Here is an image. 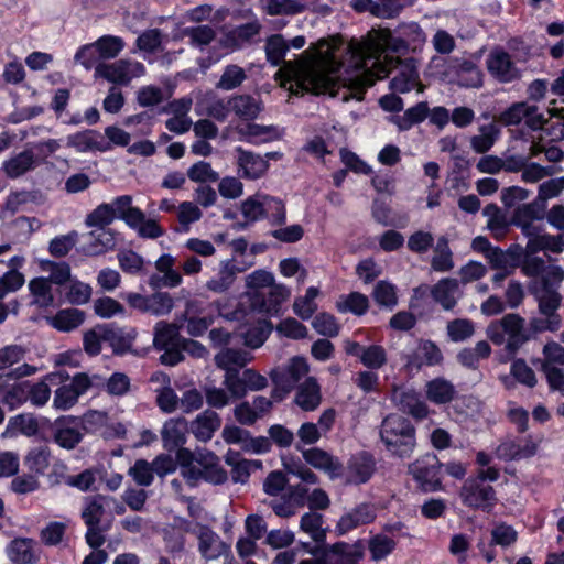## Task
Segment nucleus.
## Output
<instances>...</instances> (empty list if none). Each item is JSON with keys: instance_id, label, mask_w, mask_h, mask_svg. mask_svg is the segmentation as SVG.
Returning <instances> with one entry per match:
<instances>
[{"instance_id": "obj_62", "label": "nucleus", "mask_w": 564, "mask_h": 564, "mask_svg": "<svg viewBox=\"0 0 564 564\" xmlns=\"http://www.w3.org/2000/svg\"><path fill=\"white\" fill-rule=\"evenodd\" d=\"M446 330L453 341L466 340L471 337L475 332L473 322L467 318H456L448 322Z\"/></svg>"}, {"instance_id": "obj_43", "label": "nucleus", "mask_w": 564, "mask_h": 564, "mask_svg": "<svg viewBox=\"0 0 564 564\" xmlns=\"http://www.w3.org/2000/svg\"><path fill=\"white\" fill-rule=\"evenodd\" d=\"M85 321V313L78 308L58 311L51 319V325L61 332H70Z\"/></svg>"}, {"instance_id": "obj_21", "label": "nucleus", "mask_w": 564, "mask_h": 564, "mask_svg": "<svg viewBox=\"0 0 564 564\" xmlns=\"http://www.w3.org/2000/svg\"><path fill=\"white\" fill-rule=\"evenodd\" d=\"M490 535L491 540L488 546H486L482 541L478 543V549L488 563L496 558L494 546L499 545L503 549H507L513 545L518 540V532L513 527L505 522L495 525L490 532Z\"/></svg>"}, {"instance_id": "obj_32", "label": "nucleus", "mask_w": 564, "mask_h": 564, "mask_svg": "<svg viewBox=\"0 0 564 564\" xmlns=\"http://www.w3.org/2000/svg\"><path fill=\"white\" fill-rule=\"evenodd\" d=\"M251 360V355L242 349L223 348L214 357L215 365L225 371L224 376L230 372H238Z\"/></svg>"}, {"instance_id": "obj_23", "label": "nucleus", "mask_w": 564, "mask_h": 564, "mask_svg": "<svg viewBox=\"0 0 564 564\" xmlns=\"http://www.w3.org/2000/svg\"><path fill=\"white\" fill-rule=\"evenodd\" d=\"M392 401L400 411L415 419L421 420L429 414L427 405L421 399L420 393L413 389H394L392 392Z\"/></svg>"}, {"instance_id": "obj_42", "label": "nucleus", "mask_w": 564, "mask_h": 564, "mask_svg": "<svg viewBox=\"0 0 564 564\" xmlns=\"http://www.w3.org/2000/svg\"><path fill=\"white\" fill-rule=\"evenodd\" d=\"M262 9L269 15H296L305 11L300 0H261Z\"/></svg>"}, {"instance_id": "obj_17", "label": "nucleus", "mask_w": 564, "mask_h": 564, "mask_svg": "<svg viewBox=\"0 0 564 564\" xmlns=\"http://www.w3.org/2000/svg\"><path fill=\"white\" fill-rule=\"evenodd\" d=\"M183 455L194 458L195 464L205 473V481L220 485L227 480V473L221 468L219 458L213 452L207 449L184 451Z\"/></svg>"}, {"instance_id": "obj_1", "label": "nucleus", "mask_w": 564, "mask_h": 564, "mask_svg": "<svg viewBox=\"0 0 564 564\" xmlns=\"http://www.w3.org/2000/svg\"><path fill=\"white\" fill-rule=\"evenodd\" d=\"M289 44L281 34L270 36L265 43L268 61L278 66L282 64L281 72L290 82L289 90L293 95L311 93L314 95L338 94V72L341 64L332 55L318 57H300L294 61H284Z\"/></svg>"}, {"instance_id": "obj_8", "label": "nucleus", "mask_w": 564, "mask_h": 564, "mask_svg": "<svg viewBox=\"0 0 564 564\" xmlns=\"http://www.w3.org/2000/svg\"><path fill=\"white\" fill-rule=\"evenodd\" d=\"M459 497L465 506L482 511H490L497 501L494 487L479 482V480L473 477L464 481Z\"/></svg>"}, {"instance_id": "obj_44", "label": "nucleus", "mask_w": 564, "mask_h": 564, "mask_svg": "<svg viewBox=\"0 0 564 564\" xmlns=\"http://www.w3.org/2000/svg\"><path fill=\"white\" fill-rule=\"evenodd\" d=\"M431 267L436 272H448L454 268L453 252L445 236H441L437 239Z\"/></svg>"}, {"instance_id": "obj_49", "label": "nucleus", "mask_w": 564, "mask_h": 564, "mask_svg": "<svg viewBox=\"0 0 564 564\" xmlns=\"http://www.w3.org/2000/svg\"><path fill=\"white\" fill-rule=\"evenodd\" d=\"M323 516L313 510L304 513L301 518L300 528L307 533L315 542L322 543L326 539V529L323 528Z\"/></svg>"}, {"instance_id": "obj_50", "label": "nucleus", "mask_w": 564, "mask_h": 564, "mask_svg": "<svg viewBox=\"0 0 564 564\" xmlns=\"http://www.w3.org/2000/svg\"><path fill=\"white\" fill-rule=\"evenodd\" d=\"M29 289L34 296V303L41 307H47L54 303L52 284L46 278H35L30 281Z\"/></svg>"}, {"instance_id": "obj_26", "label": "nucleus", "mask_w": 564, "mask_h": 564, "mask_svg": "<svg viewBox=\"0 0 564 564\" xmlns=\"http://www.w3.org/2000/svg\"><path fill=\"white\" fill-rule=\"evenodd\" d=\"M221 426V419L217 412L207 409L199 413L189 425V431L200 442H208Z\"/></svg>"}, {"instance_id": "obj_4", "label": "nucleus", "mask_w": 564, "mask_h": 564, "mask_svg": "<svg viewBox=\"0 0 564 564\" xmlns=\"http://www.w3.org/2000/svg\"><path fill=\"white\" fill-rule=\"evenodd\" d=\"M379 436L386 451L397 458H410L416 448L414 425L399 414H389L382 420Z\"/></svg>"}, {"instance_id": "obj_47", "label": "nucleus", "mask_w": 564, "mask_h": 564, "mask_svg": "<svg viewBox=\"0 0 564 564\" xmlns=\"http://www.w3.org/2000/svg\"><path fill=\"white\" fill-rule=\"evenodd\" d=\"M198 550L206 560H214L220 555L218 535L206 525H199L197 531Z\"/></svg>"}, {"instance_id": "obj_10", "label": "nucleus", "mask_w": 564, "mask_h": 564, "mask_svg": "<svg viewBox=\"0 0 564 564\" xmlns=\"http://www.w3.org/2000/svg\"><path fill=\"white\" fill-rule=\"evenodd\" d=\"M223 384L234 399H242L249 391H260L267 388L268 380L254 369L247 368L242 372L238 370V372L224 376Z\"/></svg>"}, {"instance_id": "obj_55", "label": "nucleus", "mask_w": 564, "mask_h": 564, "mask_svg": "<svg viewBox=\"0 0 564 564\" xmlns=\"http://www.w3.org/2000/svg\"><path fill=\"white\" fill-rule=\"evenodd\" d=\"M95 42L101 59H111L117 57L124 47V41L115 35H104Z\"/></svg>"}, {"instance_id": "obj_60", "label": "nucleus", "mask_w": 564, "mask_h": 564, "mask_svg": "<svg viewBox=\"0 0 564 564\" xmlns=\"http://www.w3.org/2000/svg\"><path fill=\"white\" fill-rule=\"evenodd\" d=\"M416 358L421 359L420 362L415 364V366L420 368L422 364L427 366L438 365L443 359V355L441 349L433 341L423 340L417 347Z\"/></svg>"}, {"instance_id": "obj_3", "label": "nucleus", "mask_w": 564, "mask_h": 564, "mask_svg": "<svg viewBox=\"0 0 564 564\" xmlns=\"http://www.w3.org/2000/svg\"><path fill=\"white\" fill-rule=\"evenodd\" d=\"M409 48L403 36H393L389 29H371L362 40H351L348 44V52L354 59L355 68H364L383 62L382 53L390 50L394 53H402Z\"/></svg>"}, {"instance_id": "obj_7", "label": "nucleus", "mask_w": 564, "mask_h": 564, "mask_svg": "<svg viewBox=\"0 0 564 564\" xmlns=\"http://www.w3.org/2000/svg\"><path fill=\"white\" fill-rule=\"evenodd\" d=\"M145 74L142 63L131 59H118L113 63H99L95 67V77H101L112 84L128 85L133 78Z\"/></svg>"}, {"instance_id": "obj_15", "label": "nucleus", "mask_w": 564, "mask_h": 564, "mask_svg": "<svg viewBox=\"0 0 564 564\" xmlns=\"http://www.w3.org/2000/svg\"><path fill=\"white\" fill-rule=\"evenodd\" d=\"M126 300L131 307L154 316L166 315L173 308V299L165 292H155L148 296L139 293H129Z\"/></svg>"}, {"instance_id": "obj_12", "label": "nucleus", "mask_w": 564, "mask_h": 564, "mask_svg": "<svg viewBox=\"0 0 564 564\" xmlns=\"http://www.w3.org/2000/svg\"><path fill=\"white\" fill-rule=\"evenodd\" d=\"M53 441L62 448L72 451L83 441L84 432L75 416H61L51 426Z\"/></svg>"}, {"instance_id": "obj_38", "label": "nucleus", "mask_w": 564, "mask_h": 564, "mask_svg": "<svg viewBox=\"0 0 564 564\" xmlns=\"http://www.w3.org/2000/svg\"><path fill=\"white\" fill-rule=\"evenodd\" d=\"M540 218V209L538 204L530 203L519 206L512 216V224L522 228L525 236L535 235L536 226L533 224Z\"/></svg>"}, {"instance_id": "obj_51", "label": "nucleus", "mask_w": 564, "mask_h": 564, "mask_svg": "<svg viewBox=\"0 0 564 564\" xmlns=\"http://www.w3.org/2000/svg\"><path fill=\"white\" fill-rule=\"evenodd\" d=\"M247 78L245 69L236 64L225 67L216 87L223 90H232L239 87Z\"/></svg>"}, {"instance_id": "obj_45", "label": "nucleus", "mask_w": 564, "mask_h": 564, "mask_svg": "<svg viewBox=\"0 0 564 564\" xmlns=\"http://www.w3.org/2000/svg\"><path fill=\"white\" fill-rule=\"evenodd\" d=\"M34 541L31 539H15L8 549L10 560L15 564H32L36 561L33 546Z\"/></svg>"}, {"instance_id": "obj_27", "label": "nucleus", "mask_w": 564, "mask_h": 564, "mask_svg": "<svg viewBox=\"0 0 564 564\" xmlns=\"http://www.w3.org/2000/svg\"><path fill=\"white\" fill-rule=\"evenodd\" d=\"M137 334L134 328L105 325L104 343H107L112 348L113 354L123 355L132 350Z\"/></svg>"}, {"instance_id": "obj_24", "label": "nucleus", "mask_w": 564, "mask_h": 564, "mask_svg": "<svg viewBox=\"0 0 564 564\" xmlns=\"http://www.w3.org/2000/svg\"><path fill=\"white\" fill-rule=\"evenodd\" d=\"M376 519V508L371 503H360L340 517L336 532L344 535L349 531L372 522Z\"/></svg>"}, {"instance_id": "obj_14", "label": "nucleus", "mask_w": 564, "mask_h": 564, "mask_svg": "<svg viewBox=\"0 0 564 564\" xmlns=\"http://www.w3.org/2000/svg\"><path fill=\"white\" fill-rule=\"evenodd\" d=\"M307 372L306 360L302 357H293L286 366L273 369L270 372V378L276 389L289 393Z\"/></svg>"}, {"instance_id": "obj_22", "label": "nucleus", "mask_w": 564, "mask_h": 564, "mask_svg": "<svg viewBox=\"0 0 564 564\" xmlns=\"http://www.w3.org/2000/svg\"><path fill=\"white\" fill-rule=\"evenodd\" d=\"M430 293L434 302L445 311H453L463 296L459 281L453 278L441 279L430 289Z\"/></svg>"}, {"instance_id": "obj_48", "label": "nucleus", "mask_w": 564, "mask_h": 564, "mask_svg": "<svg viewBox=\"0 0 564 564\" xmlns=\"http://www.w3.org/2000/svg\"><path fill=\"white\" fill-rule=\"evenodd\" d=\"M40 265L42 271L48 273V278L46 279L51 284L62 286L72 280L70 265L65 261L56 262L51 260H42Z\"/></svg>"}, {"instance_id": "obj_9", "label": "nucleus", "mask_w": 564, "mask_h": 564, "mask_svg": "<svg viewBox=\"0 0 564 564\" xmlns=\"http://www.w3.org/2000/svg\"><path fill=\"white\" fill-rule=\"evenodd\" d=\"M443 466L434 454H426L409 465V473L422 490L436 491L442 488L440 469Z\"/></svg>"}, {"instance_id": "obj_30", "label": "nucleus", "mask_w": 564, "mask_h": 564, "mask_svg": "<svg viewBox=\"0 0 564 564\" xmlns=\"http://www.w3.org/2000/svg\"><path fill=\"white\" fill-rule=\"evenodd\" d=\"M538 302V311L541 316H546L562 324V317L557 310L562 303V296L556 289H536L533 291Z\"/></svg>"}, {"instance_id": "obj_28", "label": "nucleus", "mask_w": 564, "mask_h": 564, "mask_svg": "<svg viewBox=\"0 0 564 564\" xmlns=\"http://www.w3.org/2000/svg\"><path fill=\"white\" fill-rule=\"evenodd\" d=\"M228 107L239 119L251 121L263 110V104L251 95H235L228 99Z\"/></svg>"}, {"instance_id": "obj_18", "label": "nucleus", "mask_w": 564, "mask_h": 564, "mask_svg": "<svg viewBox=\"0 0 564 564\" xmlns=\"http://www.w3.org/2000/svg\"><path fill=\"white\" fill-rule=\"evenodd\" d=\"M175 258L170 253L162 254L155 261V269L160 274H153L149 279V285L152 289H161V288H176L178 286L183 278L178 271L174 269Z\"/></svg>"}, {"instance_id": "obj_19", "label": "nucleus", "mask_w": 564, "mask_h": 564, "mask_svg": "<svg viewBox=\"0 0 564 564\" xmlns=\"http://www.w3.org/2000/svg\"><path fill=\"white\" fill-rule=\"evenodd\" d=\"M302 455L307 464L324 471L330 479L338 478L343 475L344 466L338 457L322 448L313 447L305 449L302 452Z\"/></svg>"}, {"instance_id": "obj_64", "label": "nucleus", "mask_w": 564, "mask_h": 564, "mask_svg": "<svg viewBox=\"0 0 564 564\" xmlns=\"http://www.w3.org/2000/svg\"><path fill=\"white\" fill-rule=\"evenodd\" d=\"M203 391L206 403L212 409H223L230 403L231 399H234L227 388L224 389L215 386H207L204 387Z\"/></svg>"}, {"instance_id": "obj_11", "label": "nucleus", "mask_w": 564, "mask_h": 564, "mask_svg": "<svg viewBox=\"0 0 564 564\" xmlns=\"http://www.w3.org/2000/svg\"><path fill=\"white\" fill-rule=\"evenodd\" d=\"M313 555L321 554L322 564H358L362 552L358 545L337 542L332 545L316 546L310 550Z\"/></svg>"}, {"instance_id": "obj_46", "label": "nucleus", "mask_w": 564, "mask_h": 564, "mask_svg": "<svg viewBox=\"0 0 564 564\" xmlns=\"http://www.w3.org/2000/svg\"><path fill=\"white\" fill-rule=\"evenodd\" d=\"M429 106L427 102L421 101L415 106L405 110V112L401 116H394L391 118V121L400 129V130H409L414 124L422 122L429 115Z\"/></svg>"}, {"instance_id": "obj_41", "label": "nucleus", "mask_w": 564, "mask_h": 564, "mask_svg": "<svg viewBox=\"0 0 564 564\" xmlns=\"http://www.w3.org/2000/svg\"><path fill=\"white\" fill-rule=\"evenodd\" d=\"M131 203L132 197L130 195H122L110 205L115 208V218L118 217L124 220L128 226H137L143 219V212L132 207Z\"/></svg>"}, {"instance_id": "obj_35", "label": "nucleus", "mask_w": 564, "mask_h": 564, "mask_svg": "<svg viewBox=\"0 0 564 564\" xmlns=\"http://www.w3.org/2000/svg\"><path fill=\"white\" fill-rule=\"evenodd\" d=\"M321 388L315 378L308 377L297 388L295 403L304 411H313L321 403Z\"/></svg>"}, {"instance_id": "obj_63", "label": "nucleus", "mask_w": 564, "mask_h": 564, "mask_svg": "<svg viewBox=\"0 0 564 564\" xmlns=\"http://www.w3.org/2000/svg\"><path fill=\"white\" fill-rule=\"evenodd\" d=\"M187 176L195 183L216 182L219 174L213 170L210 163L198 161L187 170Z\"/></svg>"}, {"instance_id": "obj_13", "label": "nucleus", "mask_w": 564, "mask_h": 564, "mask_svg": "<svg viewBox=\"0 0 564 564\" xmlns=\"http://www.w3.org/2000/svg\"><path fill=\"white\" fill-rule=\"evenodd\" d=\"M262 30L261 22L254 18L251 21L237 25L230 30H224L219 40L224 48L240 50L252 44Z\"/></svg>"}, {"instance_id": "obj_34", "label": "nucleus", "mask_w": 564, "mask_h": 564, "mask_svg": "<svg viewBox=\"0 0 564 564\" xmlns=\"http://www.w3.org/2000/svg\"><path fill=\"white\" fill-rule=\"evenodd\" d=\"M232 260H225L219 263L218 273L209 279L205 286L214 293H224L230 289L236 280V274L239 272Z\"/></svg>"}, {"instance_id": "obj_33", "label": "nucleus", "mask_w": 564, "mask_h": 564, "mask_svg": "<svg viewBox=\"0 0 564 564\" xmlns=\"http://www.w3.org/2000/svg\"><path fill=\"white\" fill-rule=\"evenodd\" d=\"M187 421L184 417L169 419L161 430L163 445L167 449L182 446L186 442Z\"/></svg>"}, {"instance_id": "obj_20", "label": "nucleus", "mask_w": 564, "mask_h": 564, "mask_svg": "<svg viewBox=\"0 0 564 564\" xmlns=\"http://www.w3.org/2000/svg\"><path fill=\"white\" fill-rule=\"evenodd\" d=\"M376 471V460L367 452H360L351 456L346 468L348 484L360 485L367 482Z\"/></svg>"}, {"instance_id": "obj_6", "label": "nucleus", "mask_w": 564, "mask_h": 564, "mask_svg": "<svg viewBox=\"0 0 564 564\" xmlns=\"http://www.w3.org/2000/svg\"><path fill=\"white\" fill-rule=\"evenodd\" d=\"M112 496L95 495L85 500L82 510V519L87 527L85 539L91 549L100 547L105 541V532L109 530L111 519L106 523L102 522L107 514V509L111 508Z\"/></svg>"}, {"instance_id": "obj_56", "label": "nucleus", "mask_w": 564, "mask_h": 564, "mask_svg": "<svg viewBox=\"0 0 564 564\" xmlns=\"http://www.w3.org/2000/svg\"><path fill=\"white\" fill-rule=\"evenodd\" d=\"M272 332V325L268 321H259L245 334V345L250 348L260 347Z\"/></svg>"}, {"instance_id": "obj_40", "label": "nucleus", "mask_w": 564, "mask_h": 564, "mask_svg": "<svg viewBox=\"0 0 564 564\" xmlns=\"http://www.w3.org/2000/svg\"><path fill=\"white\" fill-rule=\"evenodd\" d=\"M183 325L178 326L174 323L159 322L154 328L153 344L156 349H163L165 347H172L173 345H180L183 337L180 336L178 332Z\"/></svg>"}, {"instance_id": "obj_39", "label": "nucleus", "mask_w": 564, "mask_h": 564, "mask_svg": "<svg viewBox=\"0 0 564 564\" xmlns=\"http://www.w3.org/2000/svg\"><path fill=\"white\" fill-rule=\"evenodd\" d=\"M479 134L470 138V148L479 154L487 153L496 143L500 134V128L491 122L479 127Z\"/></svg>"}, {"instance_id": "obj_58", "label": "nucleus", "mask_w": 564, "mask_h": 564, "mask_svg": "<svg viewBox=\"0 0 564 564\" xmlns=\"http://www.w3.org/2000/svg\"><path fill=\"white\" fill-rule=\"evenodd\" d=\"M264 194L257 193L248 197L241 204V213L248 221H257L264 218Z\"/></svg>"}, {"instance_id": "obj_61", "label": "nucleus", "mask_w": 564, "mask_h": 564, "mask_svg": "<svg viewBox=\"0 0 564 564\" xmlns=\"http://www.w3.org/2000/svg\"><path fill=\"white\" fill-rule=\"evenodd\" d=\"M458 75L466 87H480L482 84V73L473 61H463L458 66Z\"/></svg>"}, {"instance_id": "obj_31", "label": "nucleus", "mask_w": 564, "mask_h": 564, "mask_svg": "<svg viewBox=\"0 0 564 564\" xmlns=\"http://www.w3.org/2000/svg\"><path fill=\"white\" fill-rule=\"evenodd\" d=\"M238 152V166L242 170V176L250 180H257L264 175L269 169L268 161L260 154L251 151H246L241 148L237 149Z\"/></svg>"}, {"instance_id": "obj_36", "label": "nucleus", "mask_w": 564, "mask_h": 564, "mask_svg": "<svg viewBox=\"0 0 564 564\" xmlns=\"http://www.w3.org/2000/svg\"><path fill=\"white\" fill-rule=\"evenodd\" d=\"M238 133L248 142L254 144L270 142L282 137L278 127L257 123H248L246 127L239 128Z\"/></svg>"}, {"instance_id": "obj_57", "label": "nucleus", "mask_w": 564, "mask_h": 564, "mask_svg": "<svg viewBox=\"0 0 564 564\" xmlns=\"http://www.w3.org/2000/svg\"><path fill=\"white\" fill-rule=\"evenodd\" d=\"M534 111H536L535 106H529L525 102H518L503 111L500 115L499 120L505 126H514L520 123L523 118H527V116H531Z\"/></svg>"}, {"instance_id": "obj_52", "label": "nucleus", "mask_w": 564, "mask_h": 564, "mask_svg": "<svg viewBox=\"0 0 564 564\" xmlns=\"http://www.w3.org/2000/svg\"><path fill=\"white\" fill-rule=\"evenodd\" d=\"M65 299L73 305H83L90 301L93 289L89 284L72 279L68 282Z\"/></svg>"}, {"instance_id": "obj_2", "label": "nucleus", "mask_w": 564, "mask_h": 564, "mask_svg": "<svg viewBox=\"0 0 564 564\" xmlns=\"http://www.w3.org/2000/svg\"><path fill=\"white\" fill-rule=\"evenodd\" d=\"M360 74L354 82V97L361 99V95L367 87H371L376 80L392 75L390 88L394 93H408L417 87V91H423V87L419 82V73L413 58L404 61L399 57L383 56V62L378 64L358 68Z\"/></svg>"}, {"instance_id": "obj_59", "label": "nucleus", "mask_w": 564, "mask_h": 564, "mask_svg": "<svg viewBox=\"0 0 564 564\" xmlns=\"http://www.w3.org/2000/svg\"><path fill=\"white\" fill-rule=\"evenodd\" d=\"M115 219V208L110 204H101L87 215L85 224L88 227L104 229Z\"/></svg>"}, {"instance_id": "obj_37", "label": "nucleus", "mask_w": 564, "mask_h": 564, "mask_svg": "<svg viewBox=\"0 0 564 564\" xmlns=\"http://www.w3.org/2000/svg\"><path fill=\"white\" fill-rule=\"evenodd\" d=\"M425 394L435 404H446L454 400L456 389L451 381L444 378H435L426 383Z\"/></svg>"}, {"instance_id": "obj_53", "label": "nucleus", "mask_w": 564, "mask_h": 564, "mask_svg": "<svg viewBox=\"0 0 564 564\" xmlns=\"http://www.w3.org/2000/svg\"><path fill=\"white\" fill-rule=\"evenodd\" d=\"M318 295V289L311 286L306 290L304 296L295 299L293 303L294 313L302 319H308L317 310L315 299Z\"/></svg>"}, {"instance_id": "obj_16", "label": "nucleus", "mask_w": 564, "mask_h": 564, "mask_svg": "<svg viewBox=\"0 0 564 564\" xmlns=\"http://www.w3.org/2000/svg\"><path fill=\"white\" fill-rule=\"evenodd\" d=\"M486 64L489 73L501 83H510L521 76L510 54L502 48L492 50L486 59Z\"/></svg>"}, {"instance_id": "obj_5", "label": "nucleus", "mask_w": 564, "mask_h": 564, "mask_svg": "<svg viewBox=\"0 0 564 564\" xmlns=\"http://www.w3.org/2000/svg\"><path fill=\"white\" fill-rule=\"evenodd\" d=\"M486 335L494 345L502 346L509 354H516L531 339L525 319L516 313L492 321L486 328Z\"/></svg>"}, {"instance_id": "obj_29", "label": "nucleus", "mask_w": 564, "mask_h": 564, "mask_svg": "<svg viewBox=\"0 0 564 564\" xmlns=\"http://www.w3.org/2000/svg\"><path fill=\"white\" fill-rule=\"evenodd\" d=\"M290 290L283 284H274L270 288L268 293L257 291L254 294V305L259 306L260 311L268 314H278L281 304L290 296Z\"/></svg>"}, {"instance_id": "obj_54", "label": "nucleus", "mask_w": 564, "mask_h": 564, "mask_svg": "<svg viewBox=\"0 0 564 564\" xmlns=\"http://www.w3.org/2000/svg\"><path fill=\"white\" fill-rule=\"evenodd\" d=\"M165 35L159 29L143 31L135 40L137 47L145 53L162 51V43Z\"/></svg>"}, {"instance_id": "obj_25", "label": "nucleus", "mask_w": 564, "mask_h": 564, "mask_svg": "<svg viewBox=\"0 0 564 564\" xmlns=\"http://www.w3.org/2000/svg\"><path fill=\"white\" fill-rule=\"evenodd\" d=\"M39 166V160L32 150H23L2 163V171L8 178L15 180L34 171Z\"/></svg>"}]
</instances>
